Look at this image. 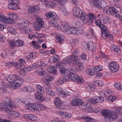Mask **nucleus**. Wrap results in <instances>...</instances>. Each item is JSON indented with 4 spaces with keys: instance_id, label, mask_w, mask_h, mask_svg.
Instances as JSON below:
<instances>
[{
    "instance_id": "1",
    "label": "nucleus",
    "mask_w": 122,
    "mask_h": 122,
    "mask_svg": "<svg viewBox=\"0 0 122 122\" xmlns=\"http://www.w3.org/2000/svg\"><path fill=\"white\" fill-rule=\"evenodd\" d=\"M72 11L74 15L80 18L84 23H86L88 21L89 23V24H90V23L91 24L93 22V20L95 18V15L94 14L90 13L87 14V16L88 18L86 19L81 10L77 7H74Z\"/></svg>"
},
{
    "instance_id": "2",
    "label": "nucleus",
    "mask_w": 122,
    "mask_h": 122,
    "mask_svg": "<svg viewBox=\"0 0 122 122\" xmlns=\"http://www.w3.org/2000/svg\"><path fill=\"white\" fill-rule=\"evenodd\" d=\"M78 53V50L75 51L73 52L71 55L68 56L67 59H65L64 60L65 61V62L67 64H69L73 62H76V64L78 66L80 70H82L84 69L82 63L77 62L78 61V58L77 56Z\"/></svg>"
},
{
    "instance_id": "3",
    "label": "nucleus",
    "mask_w": 122,
    "mask_h": 122,
    "mask_svg": "<svg viewBox=\"0 0 122 122\" xmlns=\"http://www.w3.org/2000/svg\"><path fill=\"white\" fill-rule=\"evenodd\" d=\"M102 115L104 117L105 120L107 122H110L117 118L118 116L112 110H109L106 109L102 110Z\"/></svg>"
},
{
    "instance_id": "4",
    "label": "nucleus",
    "mask_w": 122,
    "mask_h": 122,
    "mask_svg": "<svg viewBox=\"0 0 122 122\" xmlns=\"http://www.w3.org/2000/svg\"><path fill=\"white\" fill-rule=\"evenodd\" d=\"M94 5L99 9H102L103 11L106 10L107 8V4L106 1L103 0H98L94 3Z\"/></svg>"
},
{
    "instance_id": "5",
    "label": "nucleus",
    "mask_w": 122,
    "mask_h": 122,
    "mask_svg": "<svg viewBox=\"0 0 122 122\" xmlns=\"http://www.w3.org/2000/svg\"><path fill=\"white\" fill-rule=\"evenodd\" d=\"M9 4L8 5V8L11 9L15 10L19 8L17 5L19 3V0H8Z\"/></svg>"
},
{
    "instance_id": "6",
    "label": "nucleus",
    "mask_w": 122,
    "mask_h": 122,
    "mask_svg": "<svg viewBox=\"0 0 122 122\" xmlns=\"http://www.w3.org/2000/svg\"><path fill=\"white\" fill-rule=\"evenodd\" d=\"M109 9L107 8L106 9V10L104 11V12L106 13L108 15H114L115 14V17H116L117 16V15L118 16L120 17V15L117 14L118 12V11L113 6L110 7L108 8Z\"/></svg>"
},
{
    "instance_id": "7",
    "label": "nucleus",
    "mask_w": 122,
    "mask_h": 122,
    "mask_svg": "<svg viewBox=\"0 0 122 122\" xmlns=\"http://www.w3.org/2000/svg\"><path fill=\"white\" fill-rule=\"evenodd\" d=\"M70 79L73 80V81H77L79 82L83 83L84 80L82 78H81L78 75L75 73L69 74Z\"/></svg>"
},
{
    "instance_id": "8",
    "label": "nucleus",
    "mask_w": 122,
    "mask_h": 122,
    "mask_svg": "<svg viewBox=\"0 0 122 122\" xmlns=\"http://www.w3.org/2000/svg\"><path fill=\"white\" fill-rule=\"evenodd\" d=\"M37 23L35 26V30L37 31L41 29L44 25V23L43 19L40 17H37L36 18Z\"/></svg>"
},
{
    "instance_id": "9",
    "label": "nucleus",
    "mask_w": 122,
    "mask_h": 122,
    "mask_svg": "<svg viewBox=\"0 0 122 122\" xmlns=\"http://www.w3.org/2000/svg\"><path fill=\"white\" fill-rule=\"evenodd\" d=\"M119 68V65L116 62H111L109 64V69L114 72L118 71Z\"/></svg>"
},
{
    "instance_id": "10",
    "label": "nucleus",
    "mask_w": 122,
    "mask_h": 122,
    "mask_svg": "<svg viewBox=\"0 0 122 122\" xmlns=\"http://www.w3.org/2000/svg\"><path fill=\"white\" fill-rule=\"evenodd\" d=\"M19 78V76L15 75H11L8 76H6L5 77V79L7 80L8 81L10 82H11L13 83V84L15 83L16 80L17 78Z\"/></svg>"
},
{
    "instance_id": "11",
    "label": "nucleus",
    "mask_w": 122,
    "mask_h": 122,
    "mask_svg": "<svg viewBox=\"0 0 122 122\" xmlns=\"http://www.w3.org/2000/svg\"><path fill=\"white\" fill-rule=\"evenodd\" d=\"M56 90L57 92L59 93V95L62 97H67L70 95L69 92H65L60 87H56Z\"/></svg>"
},
{
    "instance_id": "12",
    "label": "nucleus",
    "mask_w": 122,
    "mask_h": 122,
    "mask_svg": "<svg viewBox=\"0 0 122 122\" xmlns=\"http://www.w3.org/2000/svg\"><path fill=\"white\" fill-rule=\"evenodd\" d=\"M37 104L30 103H28L26 104V105L28 106V109L30 111H35V110L37 111V108L39 107V106H37Z\"/></svg>"
},
{
    "instance_id": "13",
    "label": "nucleus",
    "mask_w": 122,
    "mask_h": 122,
    "mask_svg": "<svg viewBox=\"0 0 122 122\" xmlns=\"http://www.w3.org/2000/svg\"><path fill=\"white\" fill-rule=\"evenodd\" d=\"M104 28L101 29L102 30V37L104 39H105L107 37V35L109 34V32L107 30V28L106 27L103 26Z\"/></svg>"
},
{
    "instance_id": "14",
    "label": "nucleus",
    "mask_w": 122,
    "mask_h": 122,
    "mask_svg": "<svg viewBox=\"0 0 122 122\" xmlns=\"http://www.w3.org/2000/svg\"><path fill=\"white\" fill-rule=\"evenodd\" d=\"M39 10V8L37 6H34L29 7L28 9V12L29 13L34 14L36 13Z\"/></svg>"
},
{
    "instance_id": "15",
    "label": "nucleus",
    "mask_w": 122,
    "mask_h": 122,
    "mask_svg": "<svg viewBox=\"0 0 122 122\" xmlns=\"http://www.w3.org/2000/svg\"><path fill=\"white\" fill-rule=\"evenodd\" d=\"M82 101L81 99L80 98H74L71 101V103L73 106H78L81 103Z\"/></svg>"
},
{
    "instance_id": "16",
    "label": "nucleus",
    "mask_w": 122,
    "mask_h": 122,
    "mask_svg": "<svg viewBox=\"0 0 122 122\" xmlns=\"http://www.w3.org/2000/svg\"><path fill=\"white\" fill-rule=\"evenodd\" d=\"M87 49L89 50H91L92 52H94L96 47L94 46V43L92 42H89L87 44Z\"/></svg>"
},
{
    "instance_id": "17",
    "label": "nucleus",
    "mask_w": 122,
    "mask_h": 122,
    "mask_svg": "<svg viewBox=\"0 0 122 122\" xmlns=\"http://www.w3.org/2000/svg\"><path fill=\"white\" fill-rule=\"evenodd\" d=\"M18 78H17V79L16 80V81L15 82V83L14 84H13L14 86H13L14 88H17L18 87L22 84L24 81L23 79L21 78L19 79Z\"/></svg>"
},
{
    "instance_id": "18",
    "label": "nucleus",
    "mask_w": 122,
    "mask_h": 122,
    "mask_svg": "<svg viewBox=\"0 0 122 122\" xmlns=\"http://www.w3.org/2000/svg\"><path fill=\"white\" fill-rule=\"evenodd\" d=\"M42 94H40V93L39 92H37L35 94V96L36 97V99L40 101H44V98L43 96L42 95Z\"/></svg>"
},
{
    "instance_id": "19",
    "label": "nucleus",
    "mask_w": 122,
    "mask_h": 122,
    "mask_svg": "<svg viewBox=\"0 0 122 122\" xmlns=\"http://www.w3.org/2000/svg\"><path fill=\"white\" fill-rule=\"evenodd\" d=\"M35 68V64H33L27 68H25L23 70L21 71V73H23L24 74L27 71H30Z\"/></svg>"
},
{
    "instance_id": "20",
    "label": "nucleus",
    "mask_w": 122,
    "mask_h": 122,
    "mask_svg": "<svg viewBox=\"0 0 122 122\" xmlns=\"http://www.w3.org/2000/svg\"><path fill=\"white\" fill-rule=\"evenodd\" d=\"M45 89L47 93L49 95L52 96H54L55 95L54 92L52 90L51 86H46Z\"/></svg>"
},
{
    "instance_id": "21",
    "label": "nucleus",
    "mask_w": 122,
    "mask_h": 122,
    "mask_svg": "<svg viewBox=\"0 0 122 122\" xmlns=\"http://www.w3.org/2000/svg\"><path fill=\"white\" fill-rule=\"evenodd\" d=\"M110 49L112 51H113L117 53L120 54L121 53V50L118 48L116 46L112 45L110 47Z\"/></svg>"
},
{
    "instance_id": "22",
    "label": "nucleus",
    "mask_w": 122,
    "mask_h": 122,
    "mask_svg": "<svg viewBox=\"0 0 122 122\" xmlns=\"http://www.w3.org/2000/svg\"><path fill=\"white\" fill-rule=\"evenodd\" d=\"M81 102L79 105V108L81 109H85L90 108V106H88L87 104L84 103L82 100Z\"/></svg>"
},
{
    "instance_id": "23",
    "label": "nucleus",
    "mask_w": 122,
    "mask_h": 122,
    "mask_svg": "<svg viewBox=\"0 0 122 122\" xmlns=\"http://www.w3.org/2000/svg\"><path fill=\"white\" fill-rule=\"evenodd\" d=\"M99 82V80H97L94 81L93 84H90L88 86V87L89 89H91V91H93V90L95 88V86H99L98 82Z\"/></svg>"
},
{
    "instance_id": "24",
    "label": "nucleus",
    "mask_w": 122,
    "mask_h": 122,
    "mask_svg": "<svg viewBox=\"0 0 122 122\" xmlns=\"http://www.w3.org/2000/svg\"><path fill=\"white\" fill-rule=\"evenodd\" d=\"M54 77L53 76H50L49 75L47 74H46L44 80L46 81H50L54 79Z\"/></svg>"
},
{
    "instance_id": "25",
    "label": "nucleus",
    "mask_w": 122,
    "mask_h": 122,
    "mask_svg": "<svg viewBox=\"0 0 122 122\" xmlns=\"http://www.w3.org/2000/svg\"><path fill=\"white\" fill-rule=\"evenodd\" d=\"M64 39V36L63 35H61L59 36L56 38V41L58 43L60 42L62 43L63 42Z\"/></svg>"
},
{
    "instance_id": "26",
    "label": "nucleus",
    "mask_w": 122,
    "mask_h": 122,
    "mask_svg": "<svg viewBox=\"0 0 122 122\" xmlns=\"http://www.w3.org/2000/svg\"><path fill=\"white\" fill-rule=\"evenodd\" d=\"M11 101L10 99L9 98H7L5 100V102L6 104L13 107V103H11Z\"/></svg>"
},
{
    "instance_id": "27",
    "label": "nucleus",
    "mask_w": 122,
    "mask_h": 122,
    "mask_svg": "<svg viewBox=\"0 0 122 122\" xmlns=\"http://www.w3.org/2000/svg\"><path fill=\"white\" fill-rule=\"evenodd\" d=\"M95 23L96 25L98 26L101 28V29L104 28L103 26L106 27L105 25L102 24V21L100 20H99L96 21Z\"/></svg>"
},
{
    "instance_id": "28",
    "label": "nucleus",
    "mask_w": 122,
    "mask_h": 122,
    "mask_svg": "<svg viewBox=\"0 0 122 122\" xmlns=\"http://www.w3.org/2000/svg\"><path fill=\"white\" fill-rule=\"evenodd\" d=\"M7 112L16 117H17L19 116V114L18 113L14 111H12V110L7 111Z\"/></svg>"
},
{
    "instance_id": "29",
    "label": "nucleus",
    "mask_w": 122,
    "mask_h": 122,
    "mask_svg": "<svg viewBox=\"0 0 122 122\" xmlns=\"http://www.w3.org/2000/svg\"><path fill=\"white\" fill-rule=\"evenodd\" d=\"M15 42V45L18 46H22L24 45L23 42L20 40H14Z\"/></svg>"
},
{
    "instance_id": "30",
    "label": "nucleus",
    "mask_w": 122,
    "mask_h": 122,
    "mask_svg": "<svg viewBox=\"0 0 122 122\" xmlns=\"http://www.w3.org/2000/svg\"><path fill=\"white\" fill-rule=\"evenodd\" d=\"M68 70L70 73V74L75 73L77 71L76 68L74 66L69 68Z\"/></svg>"
},
{
    "instance_id": "31",
    "label": "nucleus",
    "mask_w": 122,
    "mask_h": 122,
    "mask_svg": "<svg viewBox=\"0 0 122 122\" xmlns=\"http://www.w3.org/2000/svg\"><path fill=\"white\" fill-rule=\"evenodd\" d=\"M18 24L20 26H24L25 27L26 26L28 25L29 24V21L27 20H25L23 21H22L21 22H18Z\"/></svg>"
},
{
    "instance_id": "32",
    "label": "nucleus",
    "mask_w": 122,
    "mask_h": 122,
    "mask_svg": "<svg viewBox=\"0 0 122 122\" xmlns=\"http://www.w3.org/2000/svg\"><path fill=\"white\" fill-rule=\"evenodd\" d=\"M7 30L10 33L12 34L15 35L16 33V31L15 29L11 27H7Z\"/></svg>"
},
{
    "instance_id": "33",
    "label": "nucleus",
    "mask_w": 122,
    "mask_h": 122,
    "mask_svg": "<svg viewBox=\"0 0 122 122\" xmlns=\"http://www.w3.org/2000/svg\"><path fill=\"white\" fill-rule=\"evenodd\" d=\"M6 65L7 66L10 67L12 66H14L17 65V66H20L21 65L19 64H17L16 63L14 62V61H11L10 62H9L6 63Z\"/></svg>"
},
{
    "instance_id": "34",
    "label": "nucleus",
    "mask_w": 122,
    "mask_h": 122,
    "mask_svg": "<svg viewBox=\"0 0 122 122\" xmlns=\"http://www.w3.org/2000/svg\"><path fill=\"white\" fill-rule=\"evenodd\" d=\"M1 86H3L5 87V88H8V87H9L11 88H13L14 89H15L14 87L13 83H12V84L11 85L10 83L5 84L4 82H3L1 83Z\"/></svg>"
},
{
    "instance_id": "35",
    "label": "nucleus",
    "mask_w": 122,
    "mask_h": 122,
    "mask_svg": "<svg viewBox=\"0 0 122 122\" xmlns=\"http://www.w3.org/2000/svg\"><path fill=\"white\" fill-rule=\"evenodd\" d=\"M59 71L62 75H64L66 72H68V70L65 67H61L60 68Z\"/></svg>"
},
{
    "instance_id": "36",
    "label": "nucleus",
    "mask_w": 122,
    "mask_h": 122,
    "mask_svg": "<svg viewBox=\"0 0 122 122\" xmlns=\"http://www.w3.org/2000/svg\"><path fill=\"white\" fill-rule=\"evenodd\" d=\"M36 88L37 89V92H39L40 94H43L44 92V88L40 85H38L36 86Z\"/></svg>"
},
{
    "instance_id": "37",
    "label": "nucleus",
    "mask_w": 122,
    "mask_h": 122,
    "mask_svg": "<svg viewBox=\"0 0 122 122\" xmlns=\"http://www.w3.org/2000/svg\"><path fill=\"white\" fill-rule=\"evenodd\" d=\"M31 44L33 47L35 49H39L40 48L41 46L38 45L35 41H33L31 42Z\"/></svg>"
},
{
    "instance_id": "38",
    "label": "nucleus",
    "mask_w": 122,
    "mask_h": 122,
    "mask_svg": "<svg viewBox=\"0 0 122 122\" xmlns=\"http://www.w3.org/2000/svg\"><path fill=\"white\" fill-rule=\"evenodd\" d=\"M45 3L46 5L49 7L52 8L54 5V4L51 1H45Z\"/></svg>"
},
{
    "instance_id": "39",
    "label": "nucleus",
    "mask_w": 122,
    "mask_h": 122,
    "mask_svg": "<svg viewBox=\"0 0 122 122\" xmlns=\"http://www.w3.org/2000/svg\"><path fill=\"white\" fill-rule=\"evenodd\" d=\"M116 97L115 96H108L107 98V100L109 102H112L116 99Z\"/></svg>"
},
{
    "instance_id": "40",
    "label": "nucleus",
    "mask_w": 122,
    "mask_h": 122,
    "mask_svg": "<svg viewBox=\"0 0 122 122\" xmlns=\"http://www.w3.org/2000/svg\"><path fill=\"white\" fill-rule=\"evenodd\" d=\"M115 87L117 89L122 90V86L121 85V84L119 82H116L114 84Z\"/></svg>"
},
{
    "instance_id": "41",
    "label": "nucleus",
    "mask_w": 122,
    "mask_h": 122,
    "mask_svg": "<svg viewBox=\"0 0 122 122\" xmlns=\"http://www.w3.org/2000/svg\"><path fill=\"white\" fill-rule=\"evenodd\" d=\"M76 34L77 35L80 34H82L83 33V29L79 27L76 28Z\"/></svg>"
},
{
    "instance_id": "42",
    "label": "nucleus",
    "mask_w": 122,
    "mask_h": 122,
    "mask_svg": "<svg viewBox=\"0 0 122 122\" xmlns=\"http://www.w3.org/2000/svg\"><path fill=\"white\" fill-rule=\"evenodd\" d=\"M63 6H61L59 7V9L61 12L65 15H66L67 14V12L66 10L64 8H62Z\"/></svg>"
},
{
    "instance_id": "43",
    "label": "nucleus",
    "mask_w": 122,
    "mask_h": 122,
    "mask_svg": "<svg viewBox=\"0 0 122 122\" xmlns=\"http://www.w3.org/2000/svg\"><path fill=\"white\" fill-rule=\"evenodd\" d=\"M60 99L59 98L56 99L55 102V104L56 106H60L61 105L62 103L60 101Z\"/></svg>"
},
{
    "instance_id": "44",
    "label": "nucleus",
    "mask_w": 122,
    "mask_h": 122,
    "mask_svg": "<svg viewBox=\"0 0 122 122\" xmlns=\"http://www.w3.org/2000/svg\"><path fill=\"white\" fill-rule=\"evenodd\" d=\"M7 17L6 16L0 15V21L2 22L6 23L7 20Z\"/></svg>"
},
{
    "instance_id": "45",
    "label": "nucleus",
    "mask_w": 122,
    "mask_h": 122,
    "mask_svg": "<svg viewBox=\"0 0 122 122\" xmlns=\"http://www.w3.org/2000/svg\"><path fill=\"white\" fill-rule=\"evenodd\" d=\"M37 106H39V107L37 108V111H41L43 110L45 108V106L42 104H38Z\"/></svg>"
},
{
    "instance_id": "46",
    "label": "nucleus",
    "mask_w": 122,
    "mask_h": 122,
    "mask_svg": "<svg viewBox=\"0 0 122 122\" xmlns=\"http://www.w3.org/2000/svg\"><path fill=\"white\" fill-rule=\"evenodd\" d=\"M7 20L6 23L9 24H12L14 23L15 22H14L12 18H10V16L9 15V17H7Z\"/></svg>"
},
{
    "instance_id": "47",
    "label": "nucleus",
    "mask_w": 122,
    "mask_h": 122,
    "mask_svg": "<svg viewBox=\"0 0 122 122\" xmlns=\"http://www.w3.org/2000/svg\"><path fill=\"white\" fill-rule=\"evenodd\" d=\"M99 97H93V104L95 103H97L99 102Z\"/></svg>"
},
{
    "instance_id": "48",
    "label": "nucleus",
    "mask_w": 122,
    "mask_h": 122,
    "mask_svg": "<svg viewBox=\"0 0 122 122\" xmlns=\"http://www.w3.org/2000/svg\"><path fill=\"white\" fill-rule=\"evenodd\" d=\"M54 59L53 61L54 62H58L59 60V58L58 55H54L53 56Z\"/></svg>"
},
{
    "instance_id": "49",
    "label": "nucleus",
    "mask_w": 122,
    "mask_h": 122,
    "mask_svg": "<svg viewBox=\"0 0 122 122\" xmlns=\"http://www.w3.org/2000/svg\"><path fill=\"white\" fill-rule=\"evenodd\" d=\"M54 15V13L52 12H49L46 13V16L48 18H52Z\"/></svg>"
},
{
    "instance_id": "50",
    "label": "nucleus",
    "mask_w": 122,
    "mask_h": 122,
    "mask_svg": "<svg viewBox=\"0 0 122 122\" xmlns=\"http://www.w3.org/2000/svg\"><path fill=\"white\" fill-rule=\"evenodd\" d=\"M64 77H61L56 81V83L59 85H61L64 82L63 81Z\"/></svg>"
},
{
    "instance_id": "51",
    "label": "nucleus",
    "mask_w": 122,
    "mask_h": 122,
    "mask_svg": "<svg viewBox=\"0 0 122 122\" xmlns=\"http://www.w3.org/2000/svg\"><path fill=\"white\" fill-rule=\"evenodd\" d=\"M12 107H10L9 106H8L7 104H4V108L5 109H6V111L10 110H12Z\"/></svg>"
},
{
    "instance_id": "52",
    "label": "nucleus",
    "mask_w": 122,
    "mask_h": 122,
    "mask_svg": "<svg viewBox=\"0 0 122 122\" xmlns=\"http://www.w3.org/2000/svg\"><path fill=\"white\" fill-rule=\"evenodd\" d=\"M94 70L96 72L101 71L102 69V67L100 66H96L94 68Z\"/></svg>"
},
{
    "instance_id": "53",
    "label": "nucleus",
    "mask_w": 122,
    "mask_h": 122,
    "mask_svg": "<svg viewBox=\"0 0 122 122\" xmlns=\"http://www.w3.org/2000/svg\"><path fill=\"white\" fill-rule=\"evenodd\" d=\"M42 69V71H41L39 73V75L41 76H42L43 77H45L46 74H47L45 72V71L43 70L42 68H41Z\"/></svg>"
},
{
    "instance_id": "54",
    "label": "nucleus",
    "mask_w": 122,
    "mask_h": 122,
    "mask_svg": "<svg viewBox=\"0 0 122 122\" xmlns=\"http://www.w3.org/2000/svg\"><path fill=\"white\" fill-rule=\"evenodd\" d=\"M50 70L51 72L54 74H56L57 69L56 68L53 66L52 68H51Z\"/></svg>"
},
{
    "instance_id": "55",
    "label": "nucleus",
    "mask_w": 122,
    "mask_h": 122,
    "mask_svg": "<svg viewBox=\"0 0 122 122\" xmlns=\"http://www.w3.org/2000/svg\"><path fill=\"white\" fill-rule=\"evenodd\" d=\"M30 119L33 121H35L37 120L36 117L35 116L34 114H30Z\"/></svg>"
},
{
    "instance_id": "56",
    "label": "nucleus",
    "mask_w": 122,
    "mask_h": 122,
    "mask_svg": "<svg viewBox=\"0 0 122 122\" xmlns=\"http://www.w3.org/2000/svg\"><path fill=\"white\" fill-rule=\"evenodd\" d=\"M116 113H121L122 114V110L119 107H116L115 108Z\"/></svg>"
},
{
    "instance_id": "57",
    "label": "nucleus",
    "mask_w": 122,
    "mask_h": 122,
    "mask_svg": "<svg viewBox=\"0 0 122 122\" xmlns=\"http://www.w3.org/2000/svg\"><path fill=\"white\" fill-rule=\"evenodd\" d=\"M110 19L108 17H106L103 19V23L104 24H106L109 22Z\"/></svg>"
},
{
    "instance_id": "58",
    "label": "nucleus",
    "mask_w": 122,
    "mask_h": 122,
    "mask_svg": "<svg viewBox=\"0 0 122 122\" xmlns=\"http://www.w3.org/2000/svg\"><path fill=\"white\" fill-rule=\"evenodd\" d=\"M11 13L9 14V15L10 16V18H12L14 22H15V20H16L17 18V16L15 15H12V14H11Z\"/></svg>"
},
{
    "instance_id": "59",
    "label": "nucleus",
    "mask_w": 122,
    "mask_h": 122,
    "mask_svg": "<svg viewBox=\"0 0 122 122\" xmlns=\"http://www.w3.org/2000/svg\"><path fill=\"white\" fill-rule=\"evenodd\" d=\"M71 34H76V28H74L73 27H71L70 29Z\"/></svg>"
},
{
    "instance_id": "60",
    "label": "nucleus",
    "mask_w": 122,
    "mask_h": 122,
    "mask_svg": "<svg viewBox=\"0 0 122 122\" xmlns=\"http://www.w3.org/2000/svg\"><path fill=\"white\" fill-rule=\"evenodd\" d=\"M94 70L92 69L91 70L90 69H89L86 71L89 74L91 75H92L94 74Z\"/></svg>"
},
{
    "instance_id": "61",
    "label": "nucleus",
    "mask_w": 122,
    "mask_h": 122,
    "mask_svg": "<svg viewBox=\"0 0 122 122\" xmlns=\"http://www.w3.org/2000/svg\"><path fill=\"white\" fill-rule=\"evenodd\" d=\"M83 119L86 122H91L92 120V118L89 117H84Z\"/></svg>"
},
{
    "instance_id": "62",
    "label": "nucleus",
    "mask_w": 122,
    "mask_h": 122,
    "mask_svg": "<svg viewBox=\"0 0 122 122\" xmlns=\"http://www.w3.org/2000/svg\"><path fill=\"white\" fill-rule=\"evenodd\" d=\"M56 2L58 4L62 5L65 3V0H56Z\"/></svg>"
},
{
    "instance_id": "63",
    "label": "nucleus",
    "mask_w": 122,
    "mask_h": 122,
    "mask_svg": "<svg viewBox=\"0 0 122 122\" xmlns=\"http://www.w3.org/2000/svg\"><path fill=\"white\" fill-rule=\"evenodd\" d=\"M67 23L65 21L61 23V24L60 26L61 27L60 28L61 29H63L66 25V24H67Z\"/></svg>"
},
{
    "instance_id": "64",
    "label": "nucleus",
    "mask_w": 122,
    "mask_h": 122,
    "mask_svg": "<svg viewBox=\"0 0 122 122\" xmlns=\"http://www.w3.org/2000/svg\"><path fill=\"white\" fill-rule=\"evenodd\" d=\"M64 77L63 81L64 82H66L67 81L69 80V78H70V76L68 75H65L64 76H63Z\"/></svg>"
}]
</instances>
